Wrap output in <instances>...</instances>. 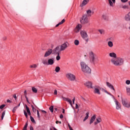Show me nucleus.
I'll return each instance as SVG.
<instances>
[{"mask_svg":"<svg viewBox=\"0 0 130 130\" xmlns=\"http://www.w3.org/2000/svg\"><path fill=\"white\" fill-rule=\"evenodd\" d=\"M111 62L115 67H121L124 64V59L122 57H117L116 58L111 59Z\"/></svg>","mask_w":130,"mask_h":130,"instance_id":"f257e3e1","label":"nucleus"},{"mask_svg":"<svg viewBox=\"0 0 130 130\" xmlns=\"http://www.w3.org/2000/svg\"><path fill=\"white\" fill-rule=\"evenodd\" d=\"M80 67L81 68V71L84 75H88L91 73V69L88 67V65L85 62H81Z\"/></svg>","mask_w":130,"mask_h":130,"instance_id":"f03ea898","label":"nucleus"},{"mask_svg":"<svg viewBox=\"0 0 130 130\" xmlns=\"http://www.w3.org/2000/svg\"><path fill=\"white\" fill-rule=\"evenodd\" d=\"M89 61L91 63H93V64H96V63H98V58L96 56V54L94 53L93 51H91L89 52L88 54Z\"/></svg>","mask_w":130,"mask_h":130,"instance_id":"7ed1b4c3","label":"nucleus"},{"mask_svg":"<svg viewBox=\"0 0 130 130\" xmlns=\"http://www.w3.org/2000/svg\"><path fill=\"white\" fill-rule=\"evenodd\" d=\"M69 46H70V44L69 42H65L61 45L57 46L55 49L60 52H61V51L66 50V49H67Z\"/></svg>","mask_w":130,"mask_h":130,"instance_id":"20e7f679","label":"nucleus"},{"mask_svg":"<svg viewBox=\"0 0 130 130\" xmlns=\"http://www.w3.org/2000/svg\"><path fill=\"white\" fill-rule=\"evenodd\" d=\"M80 22L82 25H85V24H88V23H89L88 16L87 15H84L82 16L80 19Z\"/></svg>","mask_w":130,"mask_h":130,"instance_id":"39448f33","label":"nucleus"},{"mask_svg":"<svg viewBox=\"0 0 130 130\" xmlns=\"http://www.w3.org/2000/svg\"><path fill=\"white\" fill-rule=\"evenodd\" d=\"M66 77L67 78L68 80L71 82H75V81H76V75L72 73H68L66 74Z\"/></svg>","mask_w":130,"mask_h":130,"instance_id":"423d86ee","label":"nucleus"},{"mask_svg":"<svg viewBox=\"0 0 130 130\" xmlns=\"http://www.w3.org/2000/svg\"><path fill=\"white\" fill-rule=\"evenodd\" d=\"M80 35L81 37H82V38L84 39L86 42H88V41H89V39L88 38V35L87 34V32H86V31L82 30L80 32Z\"/></svg>","mask_w":130,"mask_h":130,"instance_id":"0eeeda50","label":"nucleus"},{"mask_svg":"<svg viewBox=\"0 0 130 130\" xmlns=\"http://www.w3.org/2000/svg\"><path fill=\"white\" fill-rule=\"evenodd\" d=\"M122 104L126 108H130V102L127 100H122Z\"/></svg>","mask_w":130,"mask_h":130,"instance_id":"6e6552de","label":"nucleus"},{"mask_svg":"<svg viewBox=\"0 0 130 130\" xmlns=\"http://www.w3.org/2000/svg\"><path fill=\"white\" fill-rule=\"evenodd\" d=\"M52 52H53V50L52 49H49L47 51H46L44 55V57H48V56H50L51 55Z\"/></svg>","mask_w":130,"mask_h":130,"instance_id":"1a4fd4ad","label":"nucleus"},{"mask_svg":"<svg viewBox=\"0 0 130 130\" xmlns=\"http://www.w3.org/2000/svg\"><path fill=\"white\" fill-rule=\"evenodd\" d=\"M114 102L116 104V109H117V110L121 109V105L120 104V103L118 102L117 100H115V99H114Z\"/></svg>","mask_w":130,"mask_h":130,"instance_id":"9d476101","label":"nucleus"},{"mask_svg":"<svg viewBox=\"0 0 130 130\" xmlns=\"http://www.w3.org/2000/svg\"><path fill=\"white\" fill-rule=\"evenodd\" d=\"M100 90H101V87H100V86H95L94 90V94H98V95H100V94H101V93L100 92Z\"/></svg>","mask_w":130,"mask_h":130,"instance_id":"9b49d317","label":"nucleus"},{"mask_svg":"<svg viewBox=\"0 0 130 130\" xmlns=\"http://www.w3.org/2000/svg\"><path fill=\"white\" fill-rule=\"evenodd\" d=\"M53 52L54 54H57V56L56 57V60H59L60 59V56H59V51H57V50H55V49H54L53 50Z\"/></svg>","mask_w":130,"mask_h":130,"instance_id":"f8f14e48","label":"nucleus"},{"mask_svg":"<svg viewBox=\"0 0 130 130\" xmlns=\"http://www.w3.org/2000/svg\"><path fill=\"white\" fill-rule=\"evenodd\" d=\"M108 2L110 7H111L112 8H113V7H114L116 3V0H108Z\"/></svg>","mask_w":130,"mask_h":130,"instance_id":"ddd939ff","label":"nucleus"},{"mask_svg":"<svg viewBox=\"0 0 130 130\" xmlns=\"http://www.w3.org/2000/svg\"><path fill=\"white\" fill-rule=\"evenodd\" d=\"M85 86L88 88V89H92L93 86H92V82L87 81L84 83Z\"/></svg>","mask_w":130,"mask_h":130,"instance_id":"4468645a","label":"nucleus"},{"mask_svg":"<svg viewBox=\"0 0 130 130\" xmlns=\"http://www.w3.org/2000/svg\"><path fill=\"white\" fill-rule=\"evenodd\" d=\"M124 19L126 22H130V11L124 16Z\"/></svg>","mask_w":130,"mask_h":130,"instance_id":"2eb2a0df","label":"nucleus"},{"mask_svg":"<svg viewBox=\"0 0 130 130\" xmlns=\"http://www.w3.org/2000/svg\"><path fill=\"white\" fill-rule=\"evenodd\" d=\"M81 29H82V24H78L75 28V32H76V33H78Z\"/></svg>","mask_w":130,"mask_h":130,"instance_id":"dca6fc26","label":"nucleus"},{"mask_svg":"<svg viewBox=\"0 0 130 130\" xmlns=\"http://www.w3.org/2000/svg\"><path fill=\"white\" fill-rule=\"evenodd\" d=\"M54 63V58H49L48 59V66H52Z\"/></svg>","mask_w":130,"mask_h":130,"instance_id":"f3484780","label":"nucleus"},{"mask_svg":"<svg viewBox=\"0 0 130 130\" xmlns=\"http://www.w3.org/2000/svg\"><path fill=\"white\" fill-rule=\"evenodd\" d=\"M63 100H64V101H67V102H69V104H70L71 106H72V107H73V103L72 102V100H71L68 98H63Z\"/></svg>","mask_w":130,"mask_h":130,"instance_id":"a211bd4d","label":"nucleus"},{"mask_svg":"<svg viewBox=\"0 0 130 130\" xmlns=\"http://www.w3.org/2000/svg\"><path fill=\"white\" fill-rule=\"evenodd\" d=\"M109 55L110 57H112V58H117V55L114 52L110 53Z\"/></svg>","mask_w":130,"mask_h":130,"instance_id":"6ab92c4d","label":"nucleus"},{"mask_svg":"<svg viewBox=\"0 0 130 130\" xmlns=\"http://www.w3.org/2000/svg\"><path fill=\"white\" fill-rule=\"evenodd\" d=\"M87 17H91L92 15L94 14V11H91V10H88L86 11Z\"/></svg>","mask_w":130,"mask_h":130,"instance_id":"aec40b11","label":"nucleus"},{"mask_svg":"<svg viewBox=\"0 0 130 130\" xmlns=\"http://www.w3.org/2000/svg\"><path fill=\"white\" fill-rule=\"evenodd\" d=\"M107 84V86L110 88V89H112V90H113V91H115V89H114V87L113 86V85H112V84H110V83L107 82H106Z\"/></svg>","mask_w":130,"mask_h":130,"instance_id":"412c9836","label":"nucleus"},{"mask_svg":"<svg viewBox=\"0 0 130 130\" xmlns=\"http://www.w3.org/2000/svg\"><path fill=\"white\" fill-rule=\"evenodd\" d=\"M102 120H101V117H99L96 118V121L94 122V125H97L98 123H100L101 122Z\"/></svg>","mask_w":130,"mask_h":130,"instance_id":"4be33fe9","label":"nucleus"},{"mask_svg":"<svg viewBox=\"0 0 130 130\" xmlns=\"http://www.w3.org/2000/svg\"><path fill=\"white\" fill-rule=\"evenodd\" d=\"M95 119H96V115H94L90 119L89 124H92L95 121Z\"/></svg>","mask_w":130,"mask_h":130,"instance_id":"5701e85b","label":"nucleus"},{"mask_svg":"<svg viewBox=\"0 0 130 130\" xmlns=\"http://www.w3.org/2000/svg\"><path fill=\"white\" fill-rule=\"evenodd\" d=\"M42 62L44 66H48V60L44 59L42 60Z\"/></svg>","mask_w":130,"mask_h":130,"instance_id":"b1692460","label":"nucleus"},{"mask_svg":"<svg viewBox=\"0 0 130 130\" xmlns=\"http://www.w3.org/2000/svg\"><path fill=\"white\" fill-rule=\"evenodd\" d=\"M88 3H89V0H84L81 4V7H84V6H86V5L88 4Z\"/></svg>","mask_w":130,"mask_h":130,"instance_id":"393cba45","label":"nucleus"},{"mask_svg":"<svg viewBox=\"0 0 130 130\" xmlns=\"http://www.w3.org/2000/svg\"><path fill=\"white\" fill-rule=\"evenodd\" d=\"M20 105H21V103H19V104L18 106L14 107V108L12 110V112L13 113H15V112H16V110H17V109H18V107H19L20 106Z\"/></svg>","mask_w":130,"mask_h":130,"instance_id":"a878e982","label":"nucleus"},{"mask_svg":"<svg viewBox=\"0 0 130 130\" xmlns=\"http://www.w3.org/2000/svg\"><path fill=\"white\" fill-rule=\"evenodd\" d=\"M98 31L101 35H104L105 34V30L103 29H100Z\"/></svg>","mask_w":130,"mask_h":130,"instance_id":"bb28decb","label":"nucleus"},{"mask_svg":"<svg viewBox=\"0 0 130 130\" xmlns=\"http://www.w3.org/2000/svg\"><path fill=\"white\" fill-rule=\"evenodd\" d=\"M126 92L127 95H128V96H130V87H126Z\"/></svg>","mask_w":130,"mask_h":130,"instance_id":"cd10ccee","label":"nucleus"},{"mask_svg":"<svg viewBox=\"0 0 130 130\" xmlns=\"http://www.w3.org/2000/svg\"><path fill=\"white\" fill-rule=\"evenodd\" d=\"M108 46L111 48L113 47V42H112V41L108 42Z\"/></svg>","mask_w":130,"mask_h":130,"instance_id":"c85d7f7f","label":"nucleus"},{"mask_svg":"<svg viewBox=\"0 0 130 130\" xmlns=\"http://www.w3.org/2000/svg\"><path fill=\"white\" fill-rule=\"evenodd\" d=\"M66 22V20L64 19H62L61 22H60L59 23L57 24L55 26V27H58L60 25H61L62 24H63Z\"/></svg>","mask_w":130,"mask_h":130,"instance_id":"c756f323","label":"nucleus"},{"mask_svg":"<svg viewBox=\"0 0 130 130\" xmlns=\"http://www.w3.org/2000/svg\"><path fill=\"white\" fill-rule=\"evenodd\" d=\"M25 107L28 115H31V112H30V109H29V107H28V106H27V105H25Z\"/></svg>","mask_w":130,"mask_h":130,"instance_id":"7c9ffc66","label":"nucleus"},{"mask_svg":"<svg viewBox=\"0 0 130 130\" xmlns=\"http://www.w3.org/2000/svg\"><path fill=\"white\" fill-rule=\"evenodd\" d=\"M30 69H37V64H32L29 66Z\"/></svg>","mask_w":130,"mask_h":130,"instance_id":"2f4dec72","label":"nucleus"},{"mask_svg":"<svg viewBox=\"0 0 130 130\" xmlns=\"http://www.w3.org/2000/svg\"><path fill=\"white\" fill-rule=\"evenodd\" d=\"M31 90L33 92V93H37L38 89H37V88H36L35 87H31Z\"/></svg>","mask_w":130,"mask_h":130,"instance_id":"473e14b6","label":"nucleus"},{"mask_svg":"<svg viewBox=\"0 0 130 130\" xmlns=\"http://www.w3.org/2000/svg\"><path fill=\"white\" fill-rule=\"evenodd\" d=\"M89 118V112H87L86 113V116L85 117L84 119H83V121H86L87 119Z\"/></svg>","mask_w":130,"mask_h":130,"instance_id":"72a5a7b5","label":"nucleus"},{"mask_svg":"<svg viewBox=\"0 0 130 130\" xmlns=\"http://www.w3.org/2000/svg\"><path fill=\"white\" fill-rule=\"evenodd\" d=\"M55 71L56 73H59V71H60V68H59V67H56L55 69Z\"/></svg>","mask_w":130,"mask_h":130,"instance_id":"f704fd0d","label":"nucleus"},{"mask_svg":"<svg viewBox=\"0 0 130 130\" xmlns=\"http://www.w3.org/2000/svg\"><path fill=\"white\" fill-rule=\"evenodd\" d=\"M80 44V42L78 40H75L74 41V44L75 45L78 46Z\"/></svg>","mask_w":130,"mask_h":130,"instance_id":"c9c22d12","label":"nucleus"},{"mask_svg":"<svg viewBox=\"0 0 130 130\" xmlns=\"http://www.w3.org/2000/svg\"><path fill=\"white\" fill-rule=\"evenodd\" d=\"M5 115H6V111H4L2 114V120L4 119V117H5Z\"/></svg>","mask_w":130,"mask_h":130,"instance_id":"e433bc0d","label":"nucleus"},{"mask_svg":"<svg viewBox=\"0 0 130 130\" xmlns=\"http://www.w3.org/2000/svg\"><path fill=\"white\" fill-rule=\"evenodd\" d=\"M27 126H28V122H26L23 127V130H27Z\"/></svg>","mask_w":130,"mask_h":130,"instance_id":"4c0bfd02","label":"nucleus"},{"mask_svg":"<svg viewBox=\"0 0 130 130\" xmlns=\"http://www.w3.org/2000/svg\"><path fill=\"white\" fill-rule=\"evenodd\" d=\"M30 120H31V122L35 123V120H34V118H33V117H32V116H30Z\"/></svg>","mask_w":130,"mask_h":130,"instance_id":"58836bf2","label":"nucleus"},{"mask_svg":"<svg viewBox=\"0 0 130 130\" xmlns=\"http://www.w3.org/2000/svg\"><path fill=\"white\" fill-rule=\"evenodd\" d=\"M49 110L51 111V112L52 113V112H53V106H51V107H50Z\"/></svg>","mask_w":130,"mask_h":130,"instance_id":"ea45409f","label":"nucleus"},{"mask_svg":"<svg viewBox=\"0 0 130 130\" xmlns=\"http://www.w3.org/2000/svg\"><path fill=\"white\" fill-rule=\"evenodd\" d=\"M5 107H6V105L5 104L2 105L1 106H0V109H4Z\"/></svg>","mask_w":130,"mask_h":130,"instance_id":"a19ab883","label":"nucleus"},{"mask_svg":"<svg viewBox=\"0 0 130 130\" xmlns=\"http://www.w3.org/2000/svg\"><path fill=\"white\" fill-rule=\"evenodd\" d=\"M125 84L126 85H130V80H127L125 81Z\"/></svg>","mask_w":130,"mask_h":130,"instance_id":"79ce46f5","label":"nucleus"},{"mask_svg":"<svg viewBox=\"0 0 130 130\" xmlns=\"http://www.w3.org/2000/svg\"><path fill=\"white\" fill-rule=\"evenodd\" d=\"M122 9H128V6L127 5H124L122 6Z\"/></svg>","mask_w":130,"mask_h":130,"instance_id":"37998d69","label":"nucleus"},{"mask_svg":"<svg viewBox=\"0 0 130 130\" xmlns=\"http://www.w3.org/2000/svg\"><path fill=\"white\" fill-rule=\"evenodd\" d=\"M31 107H32V109L33 112H36V109H35V108H34V107L33 106V105H31Z\"/></svg>","mask_w":130,"mask_h":130,"instance_id":"c03bdc74","label":"nucleus"},{"mask_svg":"<svg viewBox=\"0 0 130 130\" xmlns=\"http://www.w3.org/2000/svg\"><path fill=\"white\" fill-rule=\"evenodd\" d=\"M37 115H38V118H40V115L39 114V111H38V110H37Z\"/></svg>","mask_w":130,"mask_h":130,"instance_id":"a18cd8bd","label":"nucleus"},{"mask_svg":"<svg viewBox=\"0 0 130 130\" xmlns=\"http://www.w3.org/2000/svg\"><path fill=\"white\" fill-rule=\"evenodd\" d=\"M24 115H25V116L26 117V118H27V117H28V114H27V112H26V111H24Z\"/></svg>","mask_w":130,"mask_h":130,"instance_id":"49530a36","label":"nucleus"},{"mask_svg":"<svg viewBox=\"0 0 130 130\" xmlns=\"http://www.w3.org/2000/svg\"><path fill=\"white\" fill-rule=\"evenodd\" d=\"M26 102H27V103H28V104H30V102H29V100L28 99V97H27V96H25Z\"/></svg>","mask_w":130,"mask_h":130,"instance_id":"de8ad7c7","label":"nucleus"},{"mask_svg":"<svg viewBox=\"0 0 130 130\" xmlns=\"http://www.w3.org/2000/svg\"><path fill=\"white\" fill-rule=\"evenodd\" d=\"M24 93L25 97H26V96H27V90H25L24 91Z\"/></svg>","mask_w":130,"mask_h":130,"instance_id":"09e8293b","label":"nucleus"},{"mask_svg":"<svg viewBox=\"0 0 130 130\" xmlns=\"http://www.w3.org/2000/svg\"><path fill=\"white\" fill-rule=\"evenodd\" d=\"M54 95H57V90H54Z\"/></svg>","mask_w":130,"mask_h":130,"instance_id":"8fccbe9b","label":"nucleus"},{"mask_svg":"<svg viewBox=\"0 0 130 130\" xmlns=\"http://www.w3.org/2000/svg\"><path fill=\"white\" fill-rule=\"evenodd\" d=\"M102 17L104 19V20H106V15H103Z\"/></svg>","mask_w":130,"mask_h":130,"instance_id":"3c124183","label":"nucleus"},{"mask_svg":"<svg viewBox=\"0 0 130 130\" xmlns=\"http://www.w3.org/2000/svg\"><path fill=\"white\" fill-rule=\"evenodd\" d=\"M127 1H128V0H121L122 3H126V2H127Z\"/></svg>","mask_w":130,"mask_h":130,"instance_id":"603ef678","label":"nucleus"},{"mask_svg":"<svg viewBox=\"0 0 130 130\" xmlns=\"http://www.w3.org/2000/svg\"><path fill=\"white\" fill-rule=\"evenodd\" d=\"M7 103H12V102L10 100H7Z\"/></svg>","mask_w":130,"mask_h":130,"instance_id":"864d4df0","label":"nucleus"},{"mask_svg":"<svg viewBox=\"0 0 130 130\" xmlns=\"http://www.w3.org/2000/svg\"><path fill=\"white\" fill-rule=\"evenodd\" d=\"M75 108H76V109H78V108H79V106H78V104H76Z\"/></svg>","mask_w":130,"mask_h":130,"instance_id":"5fc2aeb1","label":"nucleus"},{"mask_svg":"<svg viewBox=\"0 0 130 130\" xmlns=\"http://www.w3.org/2000/svg\"><path fill=\"white\" fill-rule=\"evenodd\" d=\"M29 128H30V130H34V129L33 128V126L31 125L29 126Z\"/></svg>","mask_w":130,"mask_h":130,"instance_id":"6e6d98bb","label":"nucleus"},{"mask_svg":"<svg viewBox=\"0 0 130 130\" xmlns=\"http://www.w3.org/2000/svg\"><path fill=\"white\" fill-rule=\"evenodd\" d=\"M76 99H75V98H73L72 102L73 103V104H75V101Z\"/></svg>","mask_w":130,"mask_h":130,"instance_id":"4d7b16f0","label":"nucleus"},{"mask_svg":"<svg viewBox=\"0 0 130 130\" xmlns=\"http://www.w3.org/2000/svg\"><path fill=\"white\" fill-rule=\"evenodd\" d=\"M14 98L15 99V100H17V95L16 94H14L13 95Z\"/></svg>","mask_w":130,"mask_h":130,"instance_id":"13d9d810","label":"nucleus"},{"mask_svg":"<svg viewBox=\"0 0 130 130\" xmlns=\"http://www.w3.org/2000/svg\"><path fill=\"white\" fill-rule=\"evenodd\" d=\"M60 118H63V115H62V114H61L60 115Z\"/></svg>","mask_w":130,"mask_h":130,"instance_id":"bf43d9fd","label":"nucleus"},{"mask_svg":"<svg viewBox=\"0 0 130 130\" xmlns=\"http://www.w3.org/2000/svg\"><path fill=\"white\" fill-rule=\"evenodd\" d=\"M42 112H43V113H45V114L47 113L46 111H44V110H42Z\"/></svg>","mask_w":130,"mask_h":130,"instance_id":"052dcab7","label":"nucleus"},{"mask_svg":"<svg viewBox=\"0 0 130 130\" xmlns=\"http://www.w3.org/2000/svg\"><path fill=\"white\" fill-rule=\"evenodd\" d=\"M68 126H69V129L72 128V127L71 126V125H70V124H68Z\"/></svg>","mask_w":130,"mask_h":130,"instance_id":"680f3d73","label":"nucleus"},{"mask_svg":"<svg viewBox=\"0 0 130 130\" xmlns=\"http://www.w3.org/2000/svg\"><path fill=\"white\" fill-rule=\"evenodd\" d=\"M105 93H107V94H108V92H107V91L106 90H104Z\"/></svg>","mask_w":130,"mask_h":130,"instance_id":"e2e57ef3","label":"nucleus"},{"mask_svg":"<svg viewBox=\"0 0 130 130\" xmlns=\"http://www.w3.org/2000/svg\"><path fill=\"white\" fill-rule=\"evenodd\" d=\"M81 99H82V100H84V101H85V99H84V98H83L82 96H81Z\"/></svg>","mask_w":130,"mask_h":130,"instance_id":"0e129e2a","label":"nucleus"},{"mask_svg":"<svg viewBox=\"0 0 130 130\" xmlns=\"http://www.w3.org/2000/svg\"><path fill=\"white\" fill-rule=\"evenodd\" d=\"M56 123L57 124H58V123H59V121H56Z\"/></svg>","mask_w":130,"mask_h":130,"instance_id":"69168bd1","label":"nucleus"},{"mask_svg":"<svg viewBox=\"0 0 130 130\" xmlns=\"http://www.w3.org/2000/svg\"><path fill=\"white\" fill-rule=\"evenodd\" d=\"M64 112H65V111H64V109H62V113H64Z\"/></svg>","mask_w":130,"mask_h":130,"instance_id":"338daca9","label":"nucleus"},{"mask_svg":"<svg viewBox=\"0 0 130 130\" xmlns=\"http://www.w3.org/2000/svg\"><path fill=\"white\" fill-rule=\"evenodd\" d=\"M69 129H70V130H74V129H73V128H70Z\"/></svg>","mask_w":130,"mask_h":130,"instance_id":"774afa93","label":"nucleus"}]
</instances>
